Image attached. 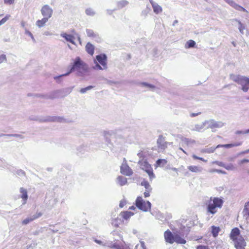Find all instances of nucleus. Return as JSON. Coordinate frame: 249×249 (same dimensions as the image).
<instances>
[{
  "instance_id": "f3484780",
  "label": "nucleus",
  "mask_w": 249,
  "mask_h": 249,
  "mask_svg": "<svg viewBox=\"0 0 249 249\" xmlns=\"http://www.w3.org/2000/svg\"><path fill=\"white\" fill-rule=\"evenodd\" d=\"M187 168L190 171L196 173H201L203 171L202 167L199 166L191 165L188 166Z\"/></svg>"
},
{
  "instance_id": "6e6552de",
  "label": "nucleus",
  "mask_w": 249,
  "mask_h": 249,
  "mask_svg": "<svg viewBox=\"0 0 249 249\" xmlns=\"http://www.w3.org/2000/svg\"><path fill=\"white\" fill-rule=\"evenodd\" d=\"M97 62L103 67V69H107V56L105 54L102 53L96 56Z\"/></svg>"
},
{
  "instance_id": "49530a36",
  "label": "nucleus",
  "mask_w": 249,
  "mask_h": 249,
  "mask_svg": "<svg viewBox=\"0 0 249 249\" xmlns=\"http://www.w3.org/2000/svg\"><path fill=\"white\" fill-rule=\"evenodd\" d=\"M238 29L241 34L244 33V31L245 30V26L239 22Z\"/></svg>"
},
{
  "instance_id": "f704fd0d",
  "label": "nucleus",
  "mask_w": 249,
  "mask_h": 249,
  "mask_svg": "<svg viewBox=\"0 0 249 249\" xmlns=\"http://www.w3.org/2000/svg\"><path fill=\"white\" fill-rule=\"evenodd\" d=\"M86 33H87V36L89 37H95L97 36L96 34L94 33L93 31L92 30H91V29H87L86 30Z\"/></svg>"
},
{
  "instance_id": "c85d7f7f",
  "label": "nucleus",
  "mask_w": 249,
  "mask_h": 249,
  "mask_svg": "<svg viewBox=\"0 0 249 249\" xmlns=\"http://www.w3.org/2000/svg\"><path fill=\"white\" fill-rule=\"evenodd\" d=\"M140 86L142 87L147 88L152 90H153L155 89V86L146 82L140 83Z\"/></svg>"
},
{
  "instance_id": "ddd939ff",
  "label": "nucleus",
  "mask_w": 249,
  "mask_h": 249,
  "mask_svg": "<svg viewBox=\"0 0 249 249\" xmlns=\"http://www.w3.org/2000/svg\"><path fill=\"white\" fill-rule=\"evenodd\" d=\"M175 234H173L169 230L164 233V237L166 242L172 244L174 243V237Z\"/></svg>"
},
{
  "instance_id": "7ed1b4c3",
  "label": "nucleus",
  "mask_w": 249,
  "mask_h": 249,
  "mask_svg": "<svg viewBox=\"0 0 249 249\" xmlns=\"http://www.w3.org/2000/svg\"><path fill=\"white\" fill-rule=\"evenodd\" d=\"M239 234V229L234 228V247L236 249H245L246 243L241 236L238 237Z\"/></svg>"
},
{
  "instance_id": "680f3d73",
  "label": "nucleus",
  "mask_w": 249,
  "mask_h": 249,
  "mask_svg": "<svg viewBox=\"0 0 249 249\" xmlns=\"http://www.w3.org/2000/svg\"><path fill=\"white\" fill-rule=\"evenodd\" d=\"M115 10H107V13L108 14V15H111L113 13V12Z\"/></svg>"
},
{
  "instance_id": "2eb2a0df",
  "label": "nucleus",
  "mask_w": 249,
  "mask_h": 249,
  "mask_svg": "<svg viewBox=\"0 0 249 249\" xmlns=\"http://www.w3.org/2000/svg\"><path fill=\"white\" fill-rule=\"evenodd\" d=\"M19 192L21 194V198L22 199V205H24L26 203L28 199L27 191L26 189L23 187H21L19 189Z\"/></svg>"
},
{
  "instance_id": "2f4dec72",
  "label": "nucleus",
  "mask_w": 249,
  "mask_h": 249,
  "mask_svg": "<svg viewBox=\"0 0 249 249\" xmlns=\"http://www.w3.org/2000/svg\"><path fill=\"white\" fill-rule=\"evenodd\" d=\"M128 4L126 0H123L117 2V6L119 9H122Z\"/></svg>"
},
{
  "instance_id": "8fccbe9b",
  "label": "nucleus",
  "mask_w": 249,
  "mask_h": 249,
  "mask_svg": "<svg viewBox=\"0 0 249 249\" xmlns=\"http://www.w3.org/2000/svg\"><path fill=\"white\" fill-rule=\"evenodd\" d=\"M15 0H4V2L6 4L11 5L14 3Z\"/></svg>"
},
{
  "instance_id": "774afa93",
  "label": "nucleus",
  "mask_w": 249,
  "mask_h": 249,
  "mask_svg": "<svg viewBox=\"0 0 249 249\" xmlns=\"http://www.w3.org/2000/svg\"><path fill=\"white\" fill-rule=\"evenodd\" d=\"M199 160H202V161H203L204 162H206L207 161V160H205L203 158H201V157L199 158Z\"/></svg>"
},
{
  "instance_id": "338daca9",
  "label": "nucleus",
  "mask_w": 249,
  "mask_h": 249,
  "mask_svg": "<svg viewBox=\"0 0 249 249\" xmlns=\"http://www.w3.org/2000/svg\"><path fill=\"white\" fill-rule=\"evenodd\" d=\"M11 136H14V137H19L20 138H23L21 135H18V134H13V135H11Z\"/></svg>"
},
{
  "instance_id": "0e129e2a",
  "label": "nucleus",
  "mask_w": 249,
  "mask_h": 249,
  "mask_svg": "<svg viewBox=\"0 0 249 249\" xmlns=\"http://www.w3.org/2000/svg\"><path fill=\"white\" fill-rule=\"evenodd\" d=\"M241 162L242 163H245V162H249V160L247 159H244L241 161Z\"/></svg>"
},
{
  "instance_id": "de8ad7c7",
  "label": "nucleus",
  "mask_w": 249,
  "mask_h": 249,
  "mask_svg": "<svg viewBox=\"0 0 249 249\" xmlns=\"http://www.w3.org/2000/svg\"><path fill=\"white\" fill-rule=\"evenodd\" d=\"M7 60L6 56L5 54L0 55V64L6 62Z\"/></svg>"
},
{
  "instance_id": "ea45409f",
  "label": "nucleus",
  "mask_w": 249,
  "mask_h": 249,
  "mask_svg": "<svg viewBox=\"0 0 249 249\" xmlns=\"http://www.w3.org/2000/svg\"><path fill=\"white\" fill-rule=\"evenodd\" d=\"M141 245L140 246L138 244L136 246L135 249H140V248H142V249H147L146 246L145 245V243L143 241H141Z\"/></svg>"
},
{
  "instance_id": "dca6fc26",
  "label": "nucleus",
  "mask_w": 249,
  "mask_h": 249,
  "mask_svg": "<svg viewBox=\"0 0 249 249\" xmlns=\"http://www.w3.org/2000/svg\"><path fill=\"white\" fill-rule=\"evenodd\" d=\"M94 241L95 242H96L97 244L105 247H107L109 248H112V247L113 246V243L112 242L110 241H103L100 240H98L96 239H94Z\"/></svg>"
},
{
  "instance_id": "b1692460",
  "label": "nucleus",
  "mask_w": 249,
  "mask_h": 249,
  "mask_svg": "<svg viewBox=\"0 0 249 249\" xmlns=\"http://www.w3.org/2000/svg\"><path fill=\"white\" fill-rule=\"evenodd\" d=\"M206 125H207V124L205 123V121L201 124H196L191 130L193 131H200L201 129H203Z\"/></svg>"
},
{
  "instance_id": "f03ea898",
  "label": "nucleus",
  "mask_w": 249,
  "mask_h": 249,
  "mask_svg": "<svg viewBox=\"0 0 249 249\" xmlns=\"http://www.w3.org/2000/svg\"><path fill=\"white\" fill-rule=\"evenodd\" d=\"M223 200L220 197H211L207 203V212L211 214L216 213L223 204Z\"/></svg>"
},
{
  "instance_id": "69168bd1",
  "label": "nucleus",
  "mask_w": 249,
  "mask_h": 249,
  "mask_svg": "<svg viewBox=\"0 0 249 249\" xmlns=\"http://www.w3.org/2000/svg\"><path fill=\"white\" fill-rule=\"evenodd\" d=\"M192 157L193 158V159H194L195 160H199V158H200L194 154L192 155Z\"/></svg>"
},
{
  "instance_id": "6ab92c4d",
  "label": "nucleus",
  "mask_w": 249,
  "mask_h": 249,
  "mask_svg": "<svg viewBox=\"0 0 249 249\" xmlns=\"http://www.w3.org/2000/svg\"><path fill=\"white\" fill-rule=\"evenodd\" d=\"M243 213L244 217L249 221V201L245 204Z\"/></svg>"
},
{
  "instance_id": "f8f14e48",
  "label": "nucleus",
  "mask_w": 249,
  "mask_h": 249,
  "mask_svg": "<svg viewBox=\"0 0 249 249\" xmlns=\"http://www.w3.org/2000/svg\"><path fill=\"white\" fill-rule=\"evenodd\" d=\"M157 143L158 148L160 150H164L167 147V142L165 141L164 138L162 136H159Z\"/></svg>"
},
{
  "instance_id": "a878e982",
  "label": "nucleus",
  "mask_w": 249,
  "mask_h": 249,
  "mask_svg": "<svg viewBox=\"0 0 249 249\" xmlns=\"http://www.w3.org/2000/svg\"><path fill=\"white\" fill-rule=\"evenodd\" d=\"M167 163V161L165 159H159L157 160L155 166L157 167L158 166L163 167Z\"/></svg>"
},
{
  "instance_id": "e433bc0d",
  "label": "nucleus",
  "mask_w": 249,
  "mask_h": 249,
  "mask_svg": "<svg viewBox=\"0 0 249 249\" xmlns=\"http://www.w3.org/2000/svg\"><path fill=\"white\" fill-rule=\"evenodd\" d=\"M113 246L111 248H115V249H130L127 247L120 246L116 243H113Z\"/></svg>"
},
{
  "instance_id": "f257e3e1",
  "label": "nucleus",
  "mask_w": 249,
  "mask_h": 249,
  "mask_svg": "<svg viewBox=\"0 0 249 249\" xmlns=\"http://www.w3.org/2000/svg\"><path fill=\"white\" fill-rule=\"evenodd\" d=\"M74 71H77V75L86 78L89 75V71L88 65L79 57L75 58L73 63L68 72L71 73Z\"/></svg>"
},
{
  "instance_id": "e2e57ef3",
  "label": "nucleus",
  "mask_w": 249,
  "mask_h": 249,
  "mask_svg": "<svg viewBox=\"0 0 249 249\" xmlns=\"http://www.w3.org/2000/svg\"><path fill=\"white\" fill-rule=\"evenodd\" d=\"M213 172H216L218 173H223L224 172L221 170L215 169L213 171Z\"/></svg>"
},
{
  "instance_id": "423d86ee",
  "label": "nucleus",
  "mask_w": 249,
  "mask_h": 249,
  "mask_svg": "<svg viewBox=\"0 0 249 249\" xmlns=\"http://www.w3.org/2000/svg\"><path fill=\"white\" fill-rule=\"evenodd\" d=\"M234 81L242 86L244 91H247L249 89V78L238 76Z\"/></svg>"
},
{
  "instance_id": "72a5a7b5",
  "label": "nucleus",
  "mask_w": 249,
  "mask_h": 249,
  "mask_svg": "<svg viewBox=\"0 0 249 249\" xmlns=\"http://www.w3.org/2000/svg\"><path fill=\"white\" fill-rule=\"evenodd\" d=\"M85 12L88 16H93L95 14V11L91 8H87Z\"/></svg>"
},
{
  "instance_id": "bf43d9fd",
  "label": "nucleus",
  "mask_w": 249,
  "mask_h": 249,
  "mask_svg": "<svg viewBox=\"0 0 249 249\" xmlns=\"http://www.w3.org/2000/svg\"><path fill=\"white\" fill-rule=\"evenodd\" d=\"M226 169H228V170H231L232 169V165H227V166H224Z\"/></svg>"
},
{
  "instance_id": "4468645a",
  "label": "nucleus",
  "mask_w": 249,
  "mask_h": 249,
  "mask_svg": "<svg viewBox=\"0 0 249 249\" xmlns=\"http://www.w3.org/2000/svg\"><path fill=\"white\" fill-rule=\"evenodd\" d=\"M60 36L65 38L67 41L69 42L72 44H75L74 42L75 36L73 35L68 34L65 32H62L60 34Z\"/></svg>"
},
{
  "instance_id": "0eeeda50",
  "label": "nucleus",
  "mask_w": 249,
  "mask_h": 249,
  "mask_svg": "<svg viewBox=\"0 0 249 249\" xmlns=\"http://www.w3.org/2000/svg\"><path fill=\"white\" fill-rule=\"evenodd\" d=\"M205 123L207 124V127L212 129L219 128L224 125V123L221 121H216L214 120H210L205 121Z\"/></svg>"
},
{
  "instance_id": "cd10ccee",
  "label": "nucleus",
  "mask_w": 249,
  "mask_h": 249,
  "mask_svg": "<svg viewBox=\"0 0 249 249\" xmlns=\"http://www.w3.org/2000/svg\"><path fill=\"white\" fill-rule=\"evenodd\" d=\"M196 45V43L195 41H194L193 40H188L185 45V48H194L195 47Z\"/></svg>"
},
{
  "instance_id": "c9c22d12",
  "label": "nucleus",
  "mask_w": 249,
  "mask_h": 249,
  "mask_svg": "<svg viewBox=\"0 0 249 249\" xmlns=\"http://www.w3.org/2000/svg\"><path fill=\"white\" fill-rule=\"evenodd\" d=\"M69 74H70V72H67L65 74H63L60 75L59 76H54L53 78H54V79L55 80L57 83H60L61 82L60 79L62 77L66 76Z\"/></svg>"
},
{
  "instance_id": "a19ab883",
  "label": "nucleus",
  "mask_w": 249,
  "mask_h": 249,
  "mask_svg": "<svg viewBox=\"0 0 249 249\" xmlns=\"http://www.w3.org/2000/svg\"><path fill=\"white\" fill-rule=\"evenodd\" d=\"M33 220H34V219H33L32 216H30V217H27V218H26L24 220H23L22 224L23 225H27L29 222L32 221Z\"/></svg>"
},
{
  "instance_id": "864d4df0",
  "label": "nucleus",
  "mask_w": 249,
  "mask_h": 249,
  "mask_svg": "<svg viewBox=\"0 0 249 249\" xmlns=\"http://www.w3.org/2000/svg\"><path fill=\"white\" fill-rule=\"evenodd\" d=\"M151 192V191H148V190H145V191L144 192V196L145 197H147L150 196V193Z\"/></svg>"
},
{
  "instance_id": "7c9ffc66",
  "label": "nucleus",
  "mask_w": 249,
  "mask_h": 249,
  "mask_svg": "<svg viewBox=\"0 0 249 249\" xmlns=\"http://www.w3.org/2000/svg\"><path fill=\"white\" fill-rule=\"evenodd\" d=\"M122 222V220L121 219V218L118 217L117 218H115L112 220L111 224L115 227H118L119 224H120Z\"/></svg>"
},
{
  "instance_id": "473e14b6",
  "label": "nucleus",
  "mask_w": 249,
  "mask_h": 249,
  "mask_svg": "<svg viewBox=\"0 0 249 249\" xmlns=\"http://www.w3.org/2000/svg\"><path fill=\"white\" fill-rule=\"evenodd\" d=\"M141 185L144 187L145 190L152 191V187L148 181L143 180L141 182Z\"/></svg>"
},
{
  "instance_id": "412c9836",
  "label": "nucleus",
  "mask_w": 249,
  "mask_h": 249,
  "mask_svg": "<svg viewBox=\"0 0 249 249\" xmlns=\"http://www.w3.org/2000/svg\"><path fill=\"white\" fill-rule=\"evenodd\" d=\"M152 8L153 9L154 12L156 14H159L162 11V7L159 5L157 3H152Z\"/></svg>"
},
{
  "instance_id": "393cba45",
  "label": "nucleus",
  "mask_w": 249,
  "mask_h": 249,
  "mask_svg": "<svg viewBox=\"0 0 249 249\" xmlns=\"http://www.w3.org/2000/svg\"><path fill=\"white\" fill-rule=\"evenodd\" d=\"M48 19L47 18H43L41 19H39L36 22V25L39 28L44 26L45 23L48 21Z\"/></svg>"
},
{
  "instance_id": "09e8293b",
  "label": "nucleus",
  "mask_w": 249,
  "mask_h": 249,
  "mask_svg": "<svg viewBox=\"0 0 249 249\" xmlns=\"http://www.w3.org/2000/svg\"><path fill=\"white\" fill-rule=\"evenodd\" d=\"M42 213L41 212H38V213H36V214H35L34 215H32L34 220L40 217L41 216H42Z\"/></svg>"
},
{
  "instance_id": "4c0bfd02",
  "label": "nucleus",
  "mask_w": 249,
  "mask_h": 249,
  "mask_svg": "<svg viewBox=\"0 0 249 249\" xmlns=\"http://www.w3.org/2000/svg\"><path fill=\"white\" fill-rule=\"evenodd\" d=\"M216 148H214V147H210V148H205V149H204L202 150V152H205V153H213L214 152V151L215 150Z\"/></svg>"
},
{
  "instance_id": "13d9d810",
  "label": "nucleus",
  "mask_w": 249,
  "mask_h": 249,
  "mask_svg": "<svg viewBox=\"0 0 249 249\" xmlns=\"http://www.w3.org/2000/svg\"><path fill=\"white\" fill-rule=\"evenodd\" d=\"M230 238L233 241V229L231 230V233H230Z\"/></svg>"
},
{
  "instance_id": "39448f33",
  "label": "nucleus",
  "mask_w": 249,
  "mask_h": 249,
  "mask_svg": "<svg viewBox=\"0 0 249 249\" xmlns=\"http://www.w3.org/2000/svg\"><path fill=\"white\" fill-rule=\"evenodd\" d=\"M141 168L144 170L148 175L150 179L151 180L155 178L153 173L152 168L146 161H139L138 162Z\"/></svg>"
},
{
  "instance_id": "3c124183",
  "label": "nucleus",
  "mask_w": 249,
  "mask_h": 249,
  "mask_svg": "<svg viewBox=\"0 0 249 249\" xmlns=\"http://www.w3.org/2000/svg\"><path fill=\"white\" fill-rule=\"evenodd\" d=\"M234 9H236L240 11H246V9L244 7L240 6L238 5H234Z\"/></svg>"
},
{
  "instance_id": "aec40b11",
  "label": "nucleus",
  "mask_w": 249,
  "mask_h": 249,
  "mask_svg": "<svg viewBox=\"0 0 249 249\" xmlns=\"http://www.w3.org/2000/svg\"><path fill=\"white\" fill-rule=\"evenodd\" d=\"M117 183L120 186H123L125 185L127 181V178L123 176H119L116 179Z\"/></svg>"
},
{
  "instance_id": "79ce46f5",
  "label": "nucleus",
  "mask_w": 249,
  "mask_h": 249,
  "mask_svg": "<svg viewBox=\"0 0 249 249\" xmlns=\"http://www.w3.org/2000/svg\"><path fill=\"white\" fill-rule=\"evenodd\" d=\"M58 93V91H53V92H52L51 93H50L48 95V98H50V99H53V98H56V97H57Z\"/></svg>"
},
{
  "instance_id": "052dcab7",
  "label": "nucleus",
  "mask_w": 249,
  "mask_h": 249,
  "mask_svg": "<svg viewBox=\"0 0 249 249\" xmlns=\"http://www.w3.org/2000/svg\"><path fill=\"white\" fill-rule=\"evenodd\" d=\"M200 113V112H198L197 113H192L190 114V116L191 117H195L197 115H198V114H199Z\"/></svg>"
},
{
  "instance_id": "c03bdc74",
  "label": "nucleus",
  "mask_w": 249,
  "mask_h": 249,
  "mask_svg": "<svg viewBox=\"0 0 249 249\" xmlns=\"http://www.w3.org/2000/svg\"><path fill=\"white\" fill-rule=\"evenodd\" d=\"M233 146V145L232 144H219L216 147V148L225 147L226 148H229L232 147Z\"/></svg>"
},
{
  "instance_id": "603ef678",
  "label": "nucleus",
  "mask_w": 249,
  "mask_h": 249,
  "mask_svg": "<svg viewBox=\"0 0 249 249\" xmlns=\"http://www.w3.org/2000/svg\"><path fill=\"white\" fill-rule=\"evenodd\" d=\"M17 174L18 175H19L20 176H25V173L24 172V171H23L22 170H18L17 171Z\"/></svg>"
},
{
  "instance_id": "5701e85b",
  "label": "nucleus",
  "mask_w": 249,
  "mask_h": 249,
  "mask_svg": "<svg viewBox=\"0 0 249 249\" xmlns=\"http://www.w3.org/2000/svg\"><path fill=\"white\" fill-rule=\"evenodd\" d=\"M174 242H176L178 244H185L186 241L184 238H182L178 234H175V236L174 237Z\"/></svg>"
},
{
  "instance_id": "5fc2aeb1",
  "label": "nucleus",
  "mask_w": 249,
  "mask_h": 249,
  "mask_svg": "<svg viewBox=\"0 0 249 249\" xmlns=\"http://www.w3.org/2000/svg\"><path fill=\"white\" fill-rule=\"evenodd\" d=\"M126 204V201L124 200H122L120 202L119 206L121 208H123Z\"/></svg>"
},
{
  "instance_id": "20e7f679",
  "label": "nucleus",
  "mask_w": 249,
  "mask_h": 249,
  "mask_svg": "<svg viewBox=\"0 0 249 249\" xmlns=\"http://www.w3.org/2000/svg\"><path fill=\"white\" fill-rule=\"evenodd\" d=\"M136 205L140 210L147 212L150 210L151 207V203L148 201H145L142 197L138 196L136 200Z\"/></svg>"
},
{
  "instance_id": "a18cd8bd",
  "label": "nucleus",
  "mask_w": 249,
  "mask_h": 249,
  "mask_svg": "<svg viewBox=\"0 0 249 249\" xmlns=\"http://www.w3.org/2000/svg\"><path fill=\"white\" fill-rule=\"evenodd\" d=\"M25 34L28 35L29 36L31 37L32 40H33V41L35 43L36 42V39H35L33 34L31 33V32H30L29 31H28V30H27L26 29H25Z\"/></svg>"
},
{
  "instance_id": "9d476101",
  "label": "nucleus",
  "mask_w": 249,
  "mask_h": 249,
  "mask_svg": "<svg viewBox=\"0 0 249 249\" xmlns=\"http://www.w3.org/2000/svg\"><path fill=\"white\" fill-rule=\"evenodd\" d=\"M125 160V159H124ZM121 173L125 176H130L132 175L133 171L124 161L121 166Z\"/></svg>"
},
{
  "instance_id": "9b49d317",
  "label": "nucleus",
  "mask_w": 249,
  "mask_h": 249,
  "mask_svg": "<svg viewBox=\"0 0 249 249\" xmlns=\"http://www.w3.org/2000/svg\"><path fill=\"white\" fill-rule=\"evenodd\" d=\"M196 143V142L195 140L190 138L181 137L180 139V144L182 146L186 145L188 147H192Z\"/></svg>"
},
{
  "instance_id": "4d7b16f0",
  "label": "nucleus",
  "mask_w": 249,
  "mask_h": 249,
  "mask_svg": "<svg viewBox=\"0 0 249 249\" xmlns=\"http://www.w3.org/2000/svg\"><path fill=\"white\" fill-rule=\"evenodd\" d=\"M196 249H209L206 246L200 245V246H198L197 248H196Z\"/></svg>"
},
{
  "instance_id": "a211bd4d",
  "label": "nucleus",
  "mask_w": 249,
  "mask_h": 249,
  "mask_svg": "<svg viewBox=\"0 0 249 249\" xmlns=\"http://www.w3.org/2000/svg\"><path fill=\"white\" fill-rule=\"evenodd\" d=\"M133 214L134 213L131 212H123L120 213L119 217H120V218H123L125 220H128Z\"/></svg>"
},
{
  "instance_id": "1a4fd4ad",
  "label": "nucleus",
  "mask_w": 249,
  "mask_h": 249,
  "mask_svg": "<svg viewBox=\"0 0 249 249\" xmlns=\"http://www.w3.org/2000/svg\"><path fill=\"white\" fill-rule=\"evenodd\" d=\"M53 9L48 5H44L41 10V14L44 18H47L48 19L50 18L53 14Z\"/></svg>"
},
{
  "instance_id": "4be33fe9",
  "label": "nucleus",
  "mask_w": 249,
  "mask_h": 249,
  "mask_svg": "<svg viewBox=\"0 0 249 249\" xmlns=\"http://www.w3.org/2000/svg\"><path fill=\"white\" fill-rule=\"evenodd\" d=\"M86 50L89 54L92 55L94 52V47L92 44L89 42L86 46Z\"/></svg>"
},
{
  "instance_id": "58836bf2",
  "label": "nucleus",
  "mask_w": 249,
  "mask_h": 249,
  "mask_svg": "<svg viewBox=\"0 0 249 249\" xmlns=\"http://www.w3.org/2000/svg\"><path fill=\"white\" fill-rule=\"evenodd\" d=\"M92 88H93V86H89L86 88L81 89L80 90V93L83 94V93H86L88 90H90Z\"/></svg>"
},
{
  "instance_id": "37998d69",
  "label": "nucleus",
  "mask_w": 249,
  "mask_h": 249,
  "mask_svg": "<svg viewBox=\"0 0 249 249\" xmlns=\"http://www.w3.org/2000/svg\"><path fill=\"white\" fill-rule=\"evenodd\" d=\"M10 16L7 15L4 18L0 20V26L5 23L10 18Z\"/></svg>"
},
{
  "instance_id": "6e6d98bb",
  "label": "nucleus",
  "mask_w": 249,
  "mask_h": 249,
  "mask_svg": "<svg viewBox=\"0 0 249 249\" xmlns=\"http://www.w3.org/2000/svg\"><path fill=\"white\" fill-rule=\"evenodd\" d=\"M146 9V10H144L142 12V14L144 15L145 16L147 15V13L150 10V8H148V7H147Z\"/></svg>"
},
{
  "instance_id": "c756f323",
  "label": "nucleus",
  "mask_w": 249,
  "mask_h": 249,
  "mask_svg": "<svg viewBox=\"0 0 249 249\" xmlns=\"http://www.w3.org/2000/svg\"><path fill=\"white\" fill-rule=\"evenodd\" d=\"M93 63H94V65H93L92 66V67L93 69H94L95 70H105L104 69H103V67L102 66H101L99 64V63H98L97 62L96 60H94Z\"/></svg>"
},
{
  "instance_id": "bb28decb",
  "label": "nucleus",
  "mask_w": 249,
  "mask_h": 249,
  "mask_svg": "<svg viewBox=\"0 0 249 249\" xmlns=\"http://www.w3.org/2000/svg\"><path fill=\"white\" fill-rule=\"evenodd\" d=\"M212 233L213 237H215L218 235V234L220 231V228L218 227L213 226L211 227Z\"/></svg>"
}]
</instances>
